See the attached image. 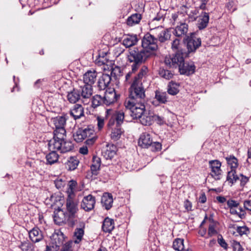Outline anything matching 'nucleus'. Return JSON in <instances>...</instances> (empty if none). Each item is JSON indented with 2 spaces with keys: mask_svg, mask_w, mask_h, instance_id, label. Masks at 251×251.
Returning a JSON list of instances; mask_svg holds the SVG:
<instances>
[{
  "mask_svg": "<svg viewBox=\"0 0 251 251\" xmlns=\"http://www.w3.org/2000/svg\"><path fill=\"white\" fill-rule=\"evenodd\" d=\"M155 99L160 104H165L168 101V94L166 92L156 90Z\"/></svg>",
  "mask_w": 251,
  "mask_h": 251,
  "instance_id": "obj_34",
  "label": "nucleus"
},
{
  "mask_svg": "<svg viewBox=\"0 0 251 251\" xmlns=\"http://www.w3.org/2000/svg\"><path fill=\"white\" fill-rule=\"evenodd\" d=\"M108 63L111 64V62L109 59L107 58L106 56L104 55H101V54H99L95 60V63L98 66H101L103 65H108Z\"/></svg>",
  "mask_w": 251,
  "mask_h": 251,
  "instance_id": "obj_46",
  "label": "nucleus"
},
{
  "mask_svg": "<svg viewBox=\"0 0 251 251\" xmlns=\"http://www.w3.org/2000/svg\"><path fill=\"white\" fill-rule=\"evenodd\" d=\"M152 33L153 34L159 46L169 41L171 36L170 30L168 28L165 29L161 26L152 29Z\"/></svg>",
  "mask_w": 251,
  "mask_h": 251,
  "instance_id": "obj_6",
  "label": "nucleus"
},
{
  "mask_svg": "<svg viewBox=\"0 0 251 251\" xmlns=\"http://www.w3.org/2000/svg\"><path fill=\"white\" fill-rule=\"evenodd\" d=\"M239 177L236 175V170H231L228 171L226 176V181L232 185L237 180H239Z\"/></svg>",
  "mask_w": 251,
  "mask_h": 251,
  "instance_id": "obj_38",
  "label": "nucleus"
},
{
  "mask_svg": "<svg viewBox=\"0 0 251 251\" xmlns=\"http://www.w3.org/2000/svg\"><path fill=\"white\" fill-rule=\"evenodd\" d=\"M105 118L108 120L107 126L108 128H111L115 123H116V119L114 116V110L111 109H107L105 112Z\"/></svg>",
  "mask_w": 251,
  "mask_h": 251,
  "instance_id": "obj_35",
  "label": "nucleus"
},
{
  "mask_svg": "<svg viewBox=\"0 0 251 251\" xmlns=\"http://www.w3.org/2000/svg\"><path fill=\"white\" fill-rule=\"evenodd\" d=\"M77 183L76 181L71 180L68 183V189L67 190L68 198H74L75 196V190Z\"/></svg>",
  "mask_w": 251,
  "mask_h": 251,
  "instance_id": "obj_43",
  "label": "nucleus"
},
{
  "mask_svg": "<svg viewBox=\"0 0 251 251\" xmlns=\"http://www.w3.org/2000/svg\"><path fill=\"white\" fill-rule=\"evenodd\" d=\"M180 39L178 38H176L173 40L172 43V49L173 50L176 51L175 53H177L178 52H181L183 53V55H185V53L182 51V50L180 49Z\"/></svg>",
  "mask_w": 251,
  "mask_h": 251,
  "instance_id": "obj_48",
  "label": "nucleus"
},
{
  "mask_svg": "<svg viewBox=\"0 0 251 251\" xmlns=\"http://www.w3.org/2000/svg\"><path fill=\"white\" fill-rule=\"evenodd\" d=\"M188 30V25L185 23H180L175 28L173 33L177 37H182L186 35Z\"/></svg>",
  "mask_w": 251,
  "mask_h": 251,
  "instance_id": "obj_22",
  "label": "nucleus"
},
{
  "mask_svg": "<svg viewBox=\"0 0 251 251\" xmlns=\"http://www.w3.org/2000/svg\"><path fill=\"white\" fill-rule=\"evenodd\" d=\"M67 214L71 217H76L78 209L77 204L73 201V198H67L66 201Z\"/></svg>",
  "mask_w": 251,
  "mask_h": 251,
  "instance_id": "obj_15",
  "label": "nucleus"
},
{
  "mask_svg": "<svg viewBox=\"0 0 251 251\" xmlns=\"http://www.w3.org/2000/svg\"><path fill=\"white\" fill-rule=\"evenodd\" d=\"M217 231L215 229V225H209L208 228V235L209 237H212L217 234Z\"/></svg>",
  "mask_w": 251,
  "mask_h": 251,
  "instance_id": "obj_60",
  "label": "nucleus"
},
{
  "mask_svg": "<svg viewBox=\"0 0 251 251\" xmlns=\"http://www.w3.org/2000/svg\"><path fill=\"white\" fill-rule=\"evenodd\" d=\"M55 187L58 189H62L66 184V181L64 179L61 178H57L54 181Z\"/></svg>",
  "mask_w": 251,
  "mask_h": 251,
  "instance_id": "obj_56",
  "label": "nucleus"
},
{
  "mask_svg": "<svg viewBox=\"0 0 251 251\" xmlns=\"http://www.w3.org/2000/svg\"><path fill=\"white\" fill-rule=\"evenodd\" d=\"M231 245L234 251H243V248H242L240 243L237 241H232Z\"/></svg>",
  "mask_w": 251,
  "mask_h": 251,
  "instance_id": "obj_59",
  "label": "nucleus"
},
{
  "mask_svg": "<svg viewBox=\"0 0 251 251\" xmlns=\"http://www.w3.org/2000/svg\"><path fill=\"white\" fill-rule=\"evenodd\" d=\"M184 240L180 238H177L173 242V248L178 251H183L185 250L184 246Z\"/></svg>",
  "mask_w": 251,
  "mask_h": 251,
  "instance_id": "obj_45",
  "label": "nucleus"
},
{
  "mask_svg": "<svg viewBox=\"0 0 251 251\" xmlns=\"http://www.w3.org/2000/svg\"><path fill=\"white\" fill-rule=\"evenodd\" d=\"M148 72V68L146 66H143L137 74L133 75L134 73L132 74V76L130 77V81L143 83L142 80L147 77Z\"/></svg>",
  "mask_w": 251,
  "mask_h": 251,
  "instance_id": "obj_16",
  "label": "nucleus"
},
{
  "mask_svg": "<svg viewBox=\"0 0 251 251\" xmlns=\"http://www.w3.org/2000/svg\"><path fill=\"white\" fill-rule=\"evenodd\" d=\"M30 240L33 243L39 242L44 239L43 232L37 227H34L28 231Z\"/></svg>",
  "mask_w": 251,
  "mask_h": 251,
  "instance_id": "obj_13",
  "label": "nucleus"
},
{
  "mask_svg": "<svg viewBox=\"0 0 251 251\" xmlns=\"http://www.w3.org/2000/svg\"><path fill=\"white\" fill-rule=\"evenodd\" d=\"M240 186L244 187L249 181L250 177L243 175L242 174H240Z\"/></svg>",
  "mask_w": 251,
  "mask_h": 251,
  "instance_id": "obj_63",
  "label": "nucleus"
},
{
  "mask_svg": "<svg viewBox=\"0 0 251 251\" xmlns=\"http://www.w3.org/2000/svg\"><path fill=\"white\" fill-rule=\"evenodd\" d=\"M62 140L55 139L54 137L49 141L48 148L50 151H61Z\"/></svg>",
  "mask_w": 251,
  "mask_h": 251,
  "instance_id": "obj_24",
  "label": "nucleus"
},
{
  "mask_svg": "<svg viewBox=\"0 0 251 251\" xmlns=\"http://www.w3.org/2000/svg\"><path fill=\"white\" fill-rule=\"evenodd\" d=\"M138 41L136 35H127L123 41V45L126 48H129L135 45Z\"/></svg>",
  "mask_w": 251,
  "mask_h": 251,
  "instance_id": "obj_31",
  "label": "nucleus"
},
{
  "mask_svg": "<svg viewBox=\"0 0 251 251\" xmlns=\"http://www.w3.org/2000/svg\"><path fill=\"white\" fill-rule=\"evenodd\" d=\"M118 151L117 146L113 144H107L102 155L106 159H112Z\"/></svg>",
  "mask_w": 251,
  "mask_h": 251,
  "instance_id": "obj_18",
  "label": "nucleus"
},
{
  "mask_svg": "<svg viewBox=\"0 0 251 251\" xmlns=\"http://www.w3.org/2000/svg\"><path fill=\"white\" fill-rule=\"evenodd\" d=\"M85 227V223L83 221H79L78 227L75 229L73 235L74 242L75 244H79L82 241L84 234Z\"/></svg>",
  "mask_w": 251,
  "mask_h": 251,
  "instance_id": "obj_12",
  "label": "nucleus"
},
{
  "mask_svg": "<svg viewBox=\"0 0 251 251\" xmlns=\"http://www.w3.org/2000/svg\"><path fill=\"white\" fill-rule=\"evenodd\" d=\"M151 55V52L145 50L133 48L130 49L128 55V60L130 62H132L131 70L126 75V79L127 80L132 76L133 73H135L140 65L144 63Z\"/></svg>",
  "mask_w": 251,
  "mask_h": 251,
  "instance_id": "obj_2",
  "label": "nucleus"
},
{
  "mask_svg": "<svg viewBox=\"0 0 251 251\" xmlns=\"http://www.w3.org/2000/svg\"><path fill=\"white\" fill-rule=\"evenodd\" d=\"M235 229L240 236L248 235L250 233V229L247 226H237Z\"/></svg>",
  "mask_w": 251,
  "mask_h": 251,
  "instance_id": "obj_53",
  "label": "nucleus"
},
{
  "mask_svg": "<svg viewBox=\"0 0 251 251\" xmlns=\"http://www.w3.org/2000/svg\"><path fill=\"white\" fill-rule=\"evenodd\" d=\"M184 56L181 52L175 53L172 56L166 57L164 63L170 68H178L181 75L189 76L195 72L196 66L193 62H185Z\"/></svg>",
  "mask_w": 251,
  "mask_h": 251,
  "instance_id": "obj_1",
  "label": "nucleus"
},
{
  "mask_svg": "<svg viewBox=\"0 0 251 251\" xmlns=\"http://www.w3.org/2000/svg\"><path fill=\"white\" fill-rule=\"evenodd\" d=\"M105 105V102L103 97L100 95H95L92 98V106L94 108H96L100 105Z\"/></svg>",
  "mask_w": 251,
  "mask_h": 251,
  "instance_id": "obj_39",
  "label": "nucleus"
},
{
  "mask_svg": "<svg viewBox=\"0 0 251 251\" xmlns=\"http://www.w3.org/2000/svg\"><path fill=\"white\" fill-rule=\"evenodd\" d=\"M142 18V15L139 13H134L129 16L126 20V24L129 26H132L139 23Z\"/></svg>",
  "mask_w": 251,
  "mask_h": 251,
  "instance_id": "obj_29",
  "label": "nucleus"
},
{
  "mask_svg": "<svg viewBox=\"0 0 251 251\" xmlns=\"http://www.w3.org/2000/svg\"><path fill=\"white\" fill-rule=\"evenodd\" d=\"M118 97L119 96L116 93L114 88H107L103 97L105 105L108 106L114 103L117 100Z\"/></svg>",
  "mask_w": 251,
  "mask_h": 251,
  "instance_id": "obj_11",
  "label": "nucleus"
},
{
  "mask_svg": "<svg viewBox=\"0 0 251 251\" xmlns=\"http://www.w3.org/2000/svg\"><path fill=\"white\" fill-rule=\"evenodd\" d=\"M139 120L143 126H151L153 124V113L151 111L148 113L145 112Z\"/></svg>",
  "mask_w": 251,
  "mask_h": 251,
  "instance_id": "obj_23",
  "label": "nucleus"
},
{
  "mask_svg": "<svg viewBox=\"0 0 251 251\" xmlns=\"http://www.w3.org/2000/svg\"><path fill=\"white\" fill-rule=\"evenodd\" d=\"M70 115L76 120L84 116V108L82 105L75 104L70 111Z\"/></svg>",
  "mask_w": 251,
  "mask_h": 251,
  "instance_id": "obj_17",
  "label": "nucleus"
},
{
  "mask_svg": "<svg viewBox=\"0 0 251 251\" xmlns=\"http://www.w3.org/2000/svg\"><path fill=\"white\" fill-rule=\"evenodd\" d=\"M209 164L211 170L210 175L215 180H220L222 172L221 169V163L218 160H214L209 161Z\"/></svg>",
  "mask_w": 251,
  "mask_h": 251,
  "instance_id": "obj_9",
  "label": "nucleus"
},
{
  "mask_svg": "<svg viewBox=\"0 0 251 251\" xmlns=\"http://www.w3.org/2000/svg\"><path fill=\"white\" fill-rule=\"evenodd\" d=\"M123 133V131L120 126H116L114 128H112L110 137L112 140L114 141L118 140Z\"/></svg>",
  "mask_w": 251,
  "mask_h": 251,
  "instance_id": "obj_37",
  "label": "nucleus"
},
{
  "mask_svg": "<svg viewBox=\"0 0 251 251\" xmlns=\"http://www.w3.org/2000/svg\"><path fill=\"white\" fill-rule=\"evenodd\" d=\"M66 130L65 127L55 128L53 131V137L55 139H63L66 137Z\"/></svg>",
  "mask_w": 251,
  "mask_h": 251,
  "instance_id": "obj_42",
  "label": "nucleus"
},
{
  "mask_svg": "<svg viewBox=\"0 0 251 251\" xmlns=\"http://www.w3.org/2000/svg\"><path fill=\"white\" fill-rule=\"evenodd\" d=\"M218 243L219 245L223 248L224 250H227L228 249V245L226 242L225 240L223 238L221 234H219L217 239Z\"/></svg>",
  "mask_w": 251,
  "mask_h": 251,
  "instance_id": "obj_55",
  "label": "nucleus"
},
{
  "mask_svg": "<svg viewBox=\"0 0 251 251\" xmlns=\"http://www.w3.org/2000/svg\"><path fill=\"white\" fill-rule=\"evenodd\" d=\"M22 251H34V246L29 241L22 242L19 246Z\"/></svg>",
  "mask_w": 251,
  "mask_h": 251,
  "instance_id": "obj_47",
  "label": "nucleus"
},
{
  "mask_svg": "<svg viewBox=\"0 0 251 251\" xmlns=\"http://www.w3.org/2000/svg\"><path fill=\"white\" fill-rule=\"evenodd\" d=\"M150 147L151 148V150L152 151H158L161 150L162 145L159 142L152 141Z\"/></svg>",
  "mask_w": 251,
  "mask_h": 251,
  "instance_id": "obj_57",
  "label": "nucleus"
},
{
  "mask_svg": "<svg viewBox=\"0 0 251 251\" xmlns=\"http://www.w3.org/2000/svg\"><path fill=\"white\" fill-rule=\"evenodd\" d=\"M151 135L147 132L143 133L138 141V145L143 148H148L152 142Z\"/></svg>",
  "mask_w": 251,
  "mask_h": 251,
  "instance_id": "obj_19",
  "label": "nucleus"
},
{
  "mask_svg": "<svg viewBox=\"0 0 251 251\" xmlns=\"http://www.w3.org/2000/svg\"><path fill=\"white\" fill-rule=\"evenodd\" d=\"M159 44L153 34L147 33L142 39V48L148 51H154L158 50Z\"/></svg>",
  "mask_w": 251,
  "mask_h": 251,
  "instance_id": "obj_5",
  "label": "nucleus"
},
{
  "mask_svg": "<svg viewBox=\"0 0 251 251\" xmlns=\"http://www.w3.org/2000/svg\"><path fill=\"white\" fill-rule=\"evenodd\" d=\"M61 153H65L72 151L74 148L73 143L65 139H62Z\"/></svg>",
  "mask_w": 251,
  "mask_h": 251,
  "instance_id": "obj_40",
  "label": "nucleus"
},
{
  "mask_svg": "<svg viewBox=\"0 0 251 251\" xmlns=\"http://www.w3.org/2000/svg\"><path fill=\"white\" fill-rule=\"evenodd\" d=\"M114 116L116 121V126H120L123 124L125 118V113L122 111L114 110Z\"/></svg>",
  "mask_w": 251,
  "mask_h": 251,
  "instance_id": "obj_44",
  "label": "nucleus"
},
{
  "mask_svg": "<svg viewBox=\"0 0 251 251\" xmlns=\"http://www.w3.org/2000/svg\"><path fill=\"white\" fill-rule=\"evenodd\" d=\"M76 217H71L70 216H68L67 223L68 225L70 227H74L77 222Z\"/></svg>",
  "mask_w": 251,
  "mask_h": 251,
  "instance_id": "obj_64",
  "label": "nucleus"
},
{
  "mask_svg": "<svg viewBox=\"0 0 251 251\" xmlns=\"http://www.w3.org/2000/svg\"><path fill=\"white\" fill-rule=\"evenodd\" d=\"M187 49V53H193L196 51L201 45V39L196 36L195 33H191L190 36H187L184 40Z\"/></svg>",
  "mask_w": 251,
  "mask_h": 251,
  "instance_id": "obj_7",
  "label": "nucleus"
},
{
  "mask_svg": "<svg viewBox=\"0 0 251 251\" xmlns=\"http://www.w3.org/2000/svg\"><path fill=\"white\" fill-rule=\"evenodd\" d=\"M97 76V73L95 70H88L83 75V81L85 84L92 86L95 83Z\"/></svg>",
  "mask_w": 251,
  "mask_h": 251,
  "instance_id": "obj_21",
  "label": "nucleus"
},
{
  "mask_svg": "<svg viewBox=\"0 0 251 251\" xmlns=\"http://www.w3.org/2000/svg\"><path fill=\"white\" fill-rule=\"evenodd\" d=\"M79 161L76 156L70 157L65 164L66 169L69 171H74L77 168Z\"/></svg>",
  "mask_w": 251,
  "mask_h": 251,
  "instance_id": "obj_30",
  "label": "nucleus"
},
{
  "mask_svg": "<svg viewBox=\"0 0 251 251\" xmlns=\"http://www.w3.org/2000/svg\"><path fill=\"white\" fill-rule=\"evenodd\" d=\"M67 118L65 115L52 118L51 121L54 126V128L65 127Z\"/></svg>",
  "mask_w": 251,
  "mask_h": 251,
  "instance_id": "obj_32",
  "label": "nucleus"
},
{
  "mask_svg": "<svg viewBox=\"0 0 251 251\" xmlns=\"http://www.w3.org/2000/svg\"><path fill=\"white\" fill-rule=\"evenodd\" d=\"M195 20H197V27L199 30H202L205 28L209 23V13L205 12H202L201 15L194 18Z\"/></svg>",
  "mask_w": 251,
  "mask_h": 251,
  "instance_id": "obj_14",
  "label": "nucleus"
},
{
  "mask_svg": "<svg viewBox=\"0 0 251 251\" xmlns=\"http://www.w3.org/2000/svg\"><path fill=\"white\" fill-rule=\"evenodd\" d=\"M80 92V97L83 101V99H89L91 97L93 93V89L92 86L90 85L85 84L83 86H81L78 89Z\"/></svg>",
  "mask_w": 251,
  "mask_h": 251,
  "instance_id": "obj_25",
  "label": "nucleus"
},
{
  "mask_svg": "<svg viewBox=\"0 0 251 251\" xmlns=\"http://www.w3.org/2000/svg\"><path fill=\"white\" fill-rule=\"evenodd\" d=\"M97 139V138L95 135L93 136L90 138H88V139L85 142L86 146L88 147H91L95 143Z\"/></svg>",
  "mask_w": 251,
  "mask_h": 251,
  "instance_id": "obj_61",
  "label": "nucleus"
},
{
  "mask_svg": "<svg viewBox=\"0 0 251 251\" xmlns=\"http://www.w3.org/2000/svg\"><path fill=\"white\" fill-rule=\"evenodd\" d=\"M125 82L126 84H130L128 89V100H126V101H145V90L143 83L130 81V77L126 80V76H125Z\"/></svg>",
  "mask_w": 251,
  "mask_h": 251,
  "instance_id": "obj_3",
  "label": "nucleus"
},
{
  "mask_svg": "<svg viewBox=\"0 0 251 251\" xmlns=\"http://www.w3.org/2000/svg\"><path fill=\"white\" fill-rule=\"evenodd\" d=\"M159 74L161 77L168 80L172 78L174 75L171 71L164 68L160 69Z\"/></svg>",
  "mask_w": 251,
  "mask_h": 251,
  "instance_id": "obj_49",
  "label": "nucleus"
},
{
  "mask_svg": "<svg viewBox=\"0 0 251 251\" xmlns=\"http://www.w3.org/2000/svg\"><path fill=\"white\" fill-rule=\"evenodd\" d=\"M179 85L176 83L171 81L168 85L167 92L169 94L174 96L179 92Z\"/></svg>",
  "mask_w": 251,
  "mask_h": 251,
  "instance_id": "obj_41",
  "label": "nucleus"
},
{
  "mask_svg": "<svg viewBox=\"0 0 251 251\" xmlns=\"http://www.w3.org/2000/svg\"><path fill=\"white\" fill-rule=\"evenodd\" d=\"M96 203V198L91 194L84 197L81 202V208L85 211H90L94 209Z\"/></svg>",
  "mask_w": 251,
  "mask_h": 251,
  "instance_id": "obj_10",
  "label": "nucleus"
},
{
  "mask_svg": "<svg viewBox=\"0 0 251 251\" xmlns=\"http://www.w3.org/2000/svg\"><path fill=\"white\" fill-rule=\"evenodd\" d=\"M113 202V196L111 193H104L101 199L102 206L108 210L112 207Z\"/></svg>",
  "mask_w": 251,
  "mask_h": 251,
  "instance_id": "obj_20",
  "label": "nucleus"
},
{
  "mask_svg": "<svg viewBox=\"0 0 251 251\" xmlns=\"http://www.w3.org/2000/svg\"><path fill=\"white\" fill-rule=\"evenodd\" d=\"M82 130L83 131V135L84 138H90L93 136H95V131L94 129L90 126H87L86 128H82Z\"/></svg>",
  "mask_w": 251,
  "mask_h": 251,
  "instance_id": "obj_54",
  "label": "nucleus"
},
{
  "mask_svg": "<svg viewBox=\"0 0 251 251\" xmlns=\"http://www.w3.org/2000/svg\"><path fill=\"white\" fill-rule=\"evenodd\" d=\"M58 154L54 151H50L46 156L47 164L52 165L56 163L59 158Z\"/></svg>",
  "mask_w": 251,
  "mask_h": 251,
  "instance_id": "obj_36",
  "label": "nucleus"
},
{
  "mask_svg": "<svg viewBox=\"0 0 251 251\" xmlns=\"http://www.w3.org/2000/svg\"><path fill=\"white\" fill-rule=\"evenodd\" d=\"M114 220L109 217L105 218L102 225L103 231L106 233H110L114 229Z\"/></svg>",
  "mask_w": 251,
  "mask_h": 251,
  "instance_id": "obj_28",
  "label": "nucleus"
},
{
  "mask_svg": "<svg viewBox=\"0 0 251 251\" xmlns=\"http://www.w3.org/2000/svg\"><path fill=\"white\" fill-rule=\"evenodd\" d=\"M118 71L120 72V68L118 67H116L115 68L113 69L110 73V75L103 74L99 78L98 81V88L99 90H104L108 88V86L111 81V76L114 75H115V71Z\"/></svg>",
  "mask_w": 251,
  "mask_h": 251,
  "instance_id": "obj_8",
  "label": "nucleus"
},
{
  "mask_svg": "<svg viewBox=\"0 0 251 251\" xmlns=\"http://www.w3.org/2000/svg\"><path fill=\"white\" fill-rule=\"evenodd\" d=\"M156 122L158 125H162L165 124L166 121L164 117L156 115L153 113V123Z\"/></svg>",
  "mask_w": 251,
  "mask_h": 251,
  "instance_id": "obj_58",
  "label": "nucleus"
},
{
  "mask_svg": "<svg viewBox=\"0 0 251 251\" xmlns=\"http://www.w3.org/2000/svg\"><path fill=\"white\" fill-rule=\"evenodd\" d=\"M101 165V159L97 156H93L92 164L91 165V171L93 175L97 176L99 173Z\"/></svg>",
  "mask_w": 251,
  "mask_h": 251,
  "instance_id": "obj_27",
  "label": "nucleus"
},
{
  "mask_svg": "<svg viewBox=\"0 0 251 251\" xmlns=\"http://www.w3.org/2000/svg\"><path fill=\"white\" fill-rule=\"evenodd\" d=\"M226 163L231 170H236L239 166L238 160L233 155H228L225 157Z\"/></svg>",
  "mask_w": 251,
  "mask_h": 251,
  "instance_id": "obj_33",
  "label": "nucleus"
},
{
  "mask_svg": "<svg viewBox=\"0 0 251 251\" xmlns=\"http://www.w3.org/2000/svg\"><path fill=\"white\" fill-rule=\"evenodd\" d=\"M60 214L62 215V216H63L64 215L63 211L60 209L57 211V212L54 213L53 216V219L55 223L58 225H60L64 222L63 218L60 217Z\"/></svg>",
  "mask_w": 251,
  "mask_h": 251,
  "instance_id": "obj_52",
  "label": "nucleus"
},
{
  "mask_svg": "<svg viewBox=\"0 0 251 251\" xmlns=\"http://www.w3.org/2000/svg\"><path fill=\"white\" fill-rule=\"evenodd\" d=\"M145 101H125L126 113L128 114L132 119H139L146 112Z\"/></svg>",
  "mask_w": 251,
  "mask_h": 251,
  "instance_id": "obj_4",
  "label": "nucleus"
},
{
  "mask_svg": "<svg viewBox=\"0 0 251 251\" xmlns=\"http://www.w3.org/2000/svg\"><path fill=\"white\" fill-rule=\"evenodd\" d=\"M237 1L236 0H228L226 4V7L228 11L233 12L237 9Z\"/></svg>",
  "mask_w": 251,
  "mask_h": 251,
  "instance_id": "obj_51",
  "label": "nucleus"
},
{
  "mask_svg": "<svg viewBox=\"0 0 251 251\" xmlns=\"http://www.w3.org/2000/svg\"><path fill=\"white\" fill-rule=\"evenodd\" d=\"M83 131L82 130V128H78V129L73 134L74 140L76 142H81L85 139Z\"/></svg>",
  "mask_w": 251,
  "mask_h": 251,
  "instance_id": "obj_50",
  "label": "nucleus"
},
{
  "mask_svg": "<svg viewBox=\"0 0 251 251\" xmlns=\"http://www.w3.org/2000/svg\"><path fill=\"white\" fill-rule=\"evenodd\" d=\"M227 205L229 209L237 207L239 203L232 199H230L227 201Z\"/></svg>",
  "mask_w": 251,
  "mask_h": 251,
  "instance_id": "obj_62",
  "label": "nucleus"
},
{
  "mask_svg": "<svg viewBox=\"0 0 251 251\" xmlns=\"http://www.w3.org/2000/svg\"><path fill=\"white\" fill-rule=\"evenodd\" d=\"M80 92L78 89H73V90L68 92L67 100L71 103H75L79 100H81Z\"/></svg>",
  "mask_w": 251,
  "mask_h": 251,
  "instance_id": "obj_26",
  "label": "nucleus"
}]
</instances>
